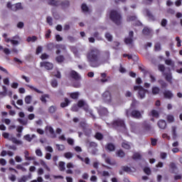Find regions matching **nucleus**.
<instances>
[{"instance_id": "50", "label": "nucleus", "mask_w": 182, "mask_h": 182, "mask_svg": "<svg viewBox=\"0 0 182 182\" xmlns=\"http://www.w3.org/2000/svg\"><path fill=\"white\" fill-rule=\"evenodd\" d=\"M166 120L168 123H173V122H174V116L170 114L167 115Z\"/></svg>"}, {"instance_id": "54", "label": "nucleus", "mask_w": 182, "mask_h": 182, "mask_svg": "<svg viewBox=\"0 0 182 182\" xmlns=\"http://www.w3.org/2000/svg\"><path fill=\"white\" fill-rule=\"evenodd\" d=\"M64 157L65 159H72V157H73V154H72V152H66L64 154Z\"/></svg>"}, {"instance_id": "34", "label": "nucleus", "mask_w": 182, "mask_h": 182, "mask_svg": "<svg viewBox=\"0 0 182 182\" xmlns=\"http://www.w3.org/2000/svg\"><path fill=\"white\" fill-rule=\"evenodd\" d=\"M152 95H159L160 93V88L159 87H153L152 89Z\"/></svg>"}, {"instance_id": "40", "label": "nucleus", "mask_w": 182, "mask_h": 182, "mask_svg": "<svg viewBox=\"0 0 182 182\" xmlns=\"http://www.w3.org/2000/svg\"><path fill=\"white\" fill-rule=\"evenodd\" d=\"M27 86H28V87H29V89H31V90H34V92H36V93H40L41 95L43 94V92L42 91L39 90L38 88H36L32 85H28Z\"/></svg>"}, {"instance_id": "2", "label": "nucleus", "mask_w": 182, "mask_h": 182, "mask_svg": "<svg viewBox=\"0 0 182 182\" xmlns=\"http://www.w3.org/2000/svg\"><path fill=\"white\" fill-rule=\"evenodd\" d=\"M112 126L115 130L117 132H120L123 133L124 132H127V127H126V123L124 122V119H122L120 118H117L112 122Z\"/></svg>"}, {"instance_id": "15", "label": "nucleus", "mask_w": 182, "mask_h": 182, "mask_svg": "<svg viewBox=\"0 0 182 182\" xmlns=\"http://www.w3.org/2000/svg\"><path fill=\"white\" fill-rule=\"evenodd\" d=\"M174 96V95H173V92H171V91L170 90H165L164 92V97L165 99H173V97Z\"/></svg>"}, {"instance_id": "36", "label": "nucleus", "mask_w": 182, "mask_h": 182, "mask_svg": "<svg viewBox=\"0 0 182 182\" xmlns=\"http://www.w3.org/2000/svg\"><path fill=\"white\" fill-rule=\"evenodd\" d=\"M100 113H101V114H103L104 116H106V114L109 113V111H107V108L106 107H101L100 109Z\"/></svg>"}, {"instance_id": "52", "label": "nucleus", "mask_w": 182, "mask_h": 182, "mask_svg": "<svg viewBox=\"0 0 182 182\" xmlns=\"http://www.w3.org/2000/svg\"><path fill=\"white\" fill-rule=\"evenodd\" d=\"M154 50L156 52H159V50H161V44H160V43H156L154 46Z\"/></svg>"}, {"instance_id": "24", "label": "nucleus", "mask_w": 182, "mask_h": 182, "mask_svg": "<svg viewBox=\"0 0 182 182\" xmlns=\"http://www.w3.org/2000/svg\"><path fill=\"white\" fill-rule=\"evenodd\" d=\"M143 128L146 132H150V130H151V126L147 122L143 123Z\"/></svg>"}, {"instance_id": "35", "label": "nucleus", "mask_w": 182, "mask_h": 182, "mask_svg": "<svg viewBox=\"0 0 182 182\" xmlns=\"http://www.w3.org/2000/svg\"><path fill=\"white\" fill-rule=\"evenodd\" d=\"M24 101L26 105H31L32 102V97L31 95L26 96Z\"/></svg>"}, {"instance_id": "53", "label": "nucleus", "mask_w": 182, "mask_h": 182, "mask_svg": "<svg viewBox=\"0 0 182 182\" xmlns=\"http://www.w3.org/2000/svg\"><path fill=\"white\" fill-rule=\"evenodd\" d=\"M81 9L82 12H87L89 11V7H87V5H86V4H82L81 6Z\"/></svg>"}, {"instance_id": "42", "label": "nucleus", "mask_w": 182, "mask_h": 182, "mask_svg": "<svg viewBox=\"0 0 182 182\" xmlns=\"http://www.w3.org/2000/svg\"><path fill=\"white\" fill-rule=\"evenodd\" d=\"M136 19H137V17H136V16H128L127 17V22H133V21H136Z\"/></svg>"}, {"instance_id": "4", "label": "nucleus", "mask_w": 182, "mask_h": 182, "mask_svg": "<svg viewBox=\"0 0 182 182\" xmlns=\"http://www.w3.org/2000/svg\"><path fill=\"white\" fill-rule=\"evenodd\" d=\"M127 117H133V119H141V112L136 109H128L126 110Z\"/></svg>"}, {"instance_id": "45", "label": "nucleus", "mask_w": 182, "mask_h": 182, "mask_svg": "<svg viewBox=\"0 0 182 182\" xmlns=\"http://www.w3.org/2000/svg\"><path fill=\"white\" fill-rule=\"evenodd\" d=\"M27 42H36L38 37L33 36L32 37H28L26 39Z\"/></svg>"}, {"instance_id": "7", "label": "nucleus", "mask_w": 182, "mask_h": 182, "mask_svg": "<svg viewBox=\"0 0 182 182\" xmlns=\"http://www.w3.org/2000/svg\"><path fill=\"white\" fill-rule=\"evenodd\" d=\"M102 99L105 103H110L112 102V94L109 91H105L102 94Z\"/></svg>"}, {"instance_id": "9", "label": "nucleus", "mask_w": 182, "mask_h": 182, "mask_svg": "<svg viewBox=\"0 0 182 182\" xmlns=\"http://www.w3.org/2000/svg\"><path fill=\"white\" fill-rule=\"evenodd\" d=\"M69 76L74 80H80L81 79L80 75H79L77 72L73 70L70 72Z\"/></svg>"}, {"instance_id": "44", "label": "nucleus", "mask_w": 182, "mask_h": 182, "mask_svg": "<svg viewBox=\"0 0 182 182\" xmlns=\"http://www.w3.org/2000/svg\"><path fill=\"white\" fill-rule=\"evenodd\" d=\"M55 147L58 150V151H63V150H65V145L63 144H55Z\"/></svg>"}, {"instance_id": "31", "label": "nucleus", "mask_w": 182, "mask_h": 182, "mask_svg": "<svg viewBox=\"0 0 182 182\" xmlns=\"http://www.w3.org/2000/svg\"><path fill=\"white\" fill-rule=\"evenodd\" d=\"M56 110H58L56 106L52 105L48 108V113H50V114H53V113L56 112Z\"/></svg>"}, {"instance_id": "30", "label": "nucleus", "mask_w": 182, "mask_h": 182, "mask_svg": "<svg viewBox=\"0 0 182 182\" xmlns=\"http://www.w3.org/2000/svg\"><path fill=\"white\" fill-rule=\"evenodd\" d=\"M46 98H47V99H49V95H48V94L43 95L41 97L40 100H41V101L42 102V103L46 104L47 102H48V101L46 100Z\"/></svg>"}, {"instance_id": "56", "label": "nucleus", "mask_w": 182, "mask_h": 182, "mask_svg": "<svg viewBox=\"0 0 182 182\" xmlns=\"http://www.w3.org/2000/svg\"><path fill=\"white\" fill-rule=\"evenodd\" d=\"M144 173H145V174L147 176H150V174H151V170H150V168L149 167H145L144 168Z\"/></svg>"}, {"instance_id": "14", "label": "nucleus", "mask_w": 182, "mask_h": 182, "mask_svg": "<svg viewBox=\"0 0 182 182\" xmlns=\"http://www.w3.org/2000/svg\"><path fill=\"white\" fill-rule=\"evenodd\" d=\"M163 76H165V79L166 82H168L169 83H171V80L173 79V76L171 75V72L169 70L168 73H164Z\"/></svg>"}, {"instance_id": "17", "label": "nucleus", "mask_w": 182, "mask_h": 182, "mask_svg": "<svg viewBox=\"0 0 182 182\" xmlns=\"http://www.w3.org/2000/svg\"><path fill=\"white\" fill-rule=\"evenodd\" d=\"M105 149L108 151H114L116 150V146H114V144L109 143L106 145Z\"/></svg>"}, {"instance_id": "1", "label": "nucleus", "mask_w": 182, "mask_h": 182, "mask_svg": "<svg viewBox=\"0 0 182 182\" xmlns=\"http://www.w3.org/2000/svg\"><path fill=\"white\" fill-rule=\"evenodd\" d=\"M102 53L97 48H90L86 54L87 62L91 68H99L102 63H100V56Z\"/></svg>"}, {"instance_id": "37", "label": "nucleus", "mask_w": 182, "mask_h": 182, "mask_svg": "<svg viewBox=\"0 0 182 182\" xmlns=\"http://www.w3.org/2000/svg\"><path fill=\"white\" fill-rule=\"evenodd\" d=\"M58 167L60 171H65V162L63 161H60L58 164Z\"/></svg>"}, {"instance_id": "6", "label": "nucleus", "mask_w": 182, "mask_h": 182, "mask_svg": "<svg viewBox=\"0 0 182 182\" xmlns=\"http://www.w3.org/2000/svg\"><path fill=\"white\" fill-rule=\"evenodd\" d=\"M134 38V32L133 31H129V36L126 37L124 40V43L126 45H132V43H133Z\"/></svg>"}, {"instance_id": "64", "label": "nucleus", "mask_w": 182, "mask_h": 182, "mask_svg": "<svg viewBox=\"0 0 182 182\" xmlns=\"http://www.w3.org/2000/svg\"><path fill=\"white\" fill-rule=\"evenodd\" d=\"M28 177L26 176H23L19 180L18 182H26Z\"/></svg>"}, {"instance_id": "19", "label": "nucleus", "mask_w": 182, "mask_h": 182, "mask_svg": "<svg viewBox=\"0 0 182 182\" xmlns=\"http://www.w3.org/2000/svg\"><path fill=\"white\" fill-rule=\"evenodd\" d=\"M55 61L57 63H63L65 62V56L60 55L55 57Z\"/></svg>"}, {"instance_id": "32", "label": "nucleus", "mask_w": 182, "mask_h": 182, "mask_svg": "<svg viewBox=\"0 0 182 182\" xmlns=\"http://www.w3.org/2000/svg\"><path fill=\"white\" fill-rule=\"evenodd\" d=\"M158 83H159L161 89H166V87L168 86L167 83L163 80H158Z\"/></svg>"}, {"instance_id": "47", "label": "nucleus", "mask_w": 182, "mask_h": 182, "mask_svg": "<svg viewBox=\"0 0 182 182\" xmlns=\"http://www.w3.org/2000/svg\"><path fill=\"white\" fill-rule=\"evenodd\" d=\"M105 161L107 164H109V166H114L115 164L114 162H112V159H110V157L105 158Z\"/></svg>"}, {"instance_id": "28", "label": "nucleus", "mask_w": 182, "mask_h": 182, "mask_svg": "<svg viewBox=\"0 0 182 182\" xmlns=\"http://www.w3.org/2000/svg\"><path fill=\"white\" fill-rule=\"evenodd\" d=\"M48 5H51L52 6H59V1L48 0Z\"/></svg>"}, {"instance_id": "26", "label": "nucleus", "mask_w": 182, "mask_h": 182, "mask_svg": "<svg viewBox=\"0 0 182 182\" xmlns=\"http://www.w3.org/2000/svg\"><path fill=\"white\" fill-rule=\"evenodd\" d=\"M172 137L173 140H176L177 139V127H172Z\"/></svg>"}, {"instance_id": "57", "label": "nucleus", "mask_w": 182, "mask_h": 182, "mask_svg": "<svg viewBox=\"0 0 182 182\" xmlns=\"http://www.w3.org/2000/svg\"><path fill=\"white\" fill-rule=\"evenodd\" d=\"M46 21H47V23H48V25H50V26H52L53 25L52 17L47 16Z\"/></svg>"}, {"instance_id": "21", "label": "nucleus", "mask_w": 182, "mask_h": 182, "mask_svg": "<svg viewBox=\"0 0 182 182\" xmlns=\"http://www.w3.org/2000/svg\"><path fill=\"white\" fill-rule=\"evenodd\" d=\"M24 154H25L24 157H25L26 160H30V161L31 160H36V157L29 156V151H25Z\"/></svg>"}, {"instance_id": "48", "label": "nucleus", "mask_w": 182, "mask_h": 182, "mask_svg": "<svg viewBox=\"0 0 182 182\" xmlns=\"http://www.w3.org/2000/svg\"><path fill=\"white\" fill-rule=\"evenodd\" d=\"M105 38L108 42H112V41H113V36H112V34H110V33H106Z\"/></svg>"}, {"instance_id": "43", "label": "nucleus", "mask_w": 182, "mask_h": 182, "mask_svg": "<svg viewBox=\"0 0 182 182\" xmlns=\"http://www.w3.org/2000/svg\"><path fill=\"white\" fill-rule=\"evenodd\" d=\"M95 137L97 140H103V134L97 132L95 135Z\"/></svg>"}, {"instance_id": "61", "label": "nucleus", "mask_w": 182, "mask_h": 182, "mask_svg": "<svg viewBox=\"0 0 182 182\" xmlns=\"http://www.w3.org/2000/svg\"><path fill=\"white\" fill-rule=\"evenodd\" d=\"M40 58H41V60H45L46 59H49V55L44 53L41 55Z\"/></svg>"}, {"instance_id": "22", "label": "nucleus", "mask_w": 182, "mask_h": 182, "mask_svg": "<svg viewBox=\"0 0 182 182\" xmlns=\"http://www.w3.org/2000/svg\"><path fill=\"white\" fill-rule=\"evenodd\" d=\"M142 33L143 35H144L145 36H150V33H151V30H150V28L145 27L144 28V29L142 30Z\"/></svg>"}, {"instance_id": "41", "label": "nucleus", "mask_w": 182, "mask_h": 182, "mask_svg": "<svg viewBox=\"0 0 182 182\" xmlns=\"http://www.w3.org/2000/svg\"><path fill=\"white\" fill-rule=\"evenodd\" d=\"M165 63L167 65V66H171L172 68H174V62L171 60V59H166L165 60Z\"/></svg>"}, {"instance_id": "12", "label": "nucleus", "mask_w": 182, "mask_h": 182, "mask_svg": "<svg viewBox=\"0 0 182 182\" xmlns=\"http://www.w3.org/2000/svg\"><path fill=\"white\" fill-rule=\"evenodd\" d=\"M45 132L46 133H50V136H52L53 139H55L56 137V134H55V129L50 126H46L45 128Z\"/></svg>"}, {"instance_id": "11", "label": "nucleus", "mask_w": 182, "mask_h": 182, "mask_svg": "<svg viewBox=\"0 0 182 182\" xmlns=\"http://www.w3.org/2000/svg\"><path fill=\"white\" fill-rule=\"evenodd\" d=\"M18 39H19L18 36H15L12 37V39H6V43H9L11 42V45H19V41H18Z\"/></svg>"}, {"instance_id": "63", "label": "nucleus", "mask_w": 182, "mask_h": 182, "mask_svg": "<svg viewBox=\"0 0 182 182\" xmlns=\"http://www.w3.org/2000/svg\"><path fill=\"white\" fill-rule=\"evenodd\" d=\"M48 50H52L55 48V44L53 43H50L47 46Z\"/></svg>"}, {"instance_id": "60", "label": "nucleus", "mask_w": 182, "mask_h": 182, "mask_svg": "<svg viewBox=\"0 0 182 182\" xmlns=\"http://www.w3.org/2000/svg\"><path fill=\"white\" fill-rule=\"evenodd\" d=\"M122 170L126 173H130V171H132V168L129 166H122Z\"/></svg>"}, {"instance_id": "8", "label": "nucleus", "mask_w": 182, "mask_h": 182, "mask_svg": "<svg viewBox=\"0 0 182 182\" xmlns=\"http://www.w3.org/2000/svg\"><path fill=\"white\" fill-rule=\"evenodd\" d=\"M40 65L41 68H45L46 70H52L53 69V63L50 62H41Z\"/></svg>"}, {"instance_id": "51", "label": "nucleus", "mask_w": 182, "mask_h": 182, "mask_svg": "<svg viewBox=\"0 0 182 182\" xmlns=\"http://www.w3.org/2000/svg\"><path fill=\"white\" fill-rule=\"evenodd\" d=\"M151 113L152 117H156V119H159V117L160 115L159 114V112H158L156 110L153 109V110L151 112Z\"/></svg>"}, {"instance_id": "20", "label": "nucleus", "mask_w": 182, "mask_h": 182, "mask_svg": "<svg viewBox=\"0 0 182 182\" xmlns=\"http://www.w3.org/2000/svg\"><path fill=\"white\" fill-rule=\"evenodd\" d=\"M64 102H65L60 103V107H63V108L68 107V106H69V105L70 104V101L69 100V99L66 97L64 99Z\"/></svg>"}, {"instance_id": "13", "label": "nucleus", "mask_w": 182, "mask_h": 182, "mask_svg": "<svg viewBox=\"0 0 182 182\" xmlns=\"http://www.w3.org/2000/svg\"><path fill=\"white\" fill-rule=\"evenodd\" d=\"M157 126L159 129L164 130L167 127V122H166V120L164 119H160L157 123Z\"/></svg>"}, {"instance_id": "59", "label": "nucleus", "mask_w": 182, "mask_h": 182, "mask_svg": "<svg viewBox=\"0 0 182 182\" xmlns=\"http://www.w3.org/2000/svg\"><path fill=\"white\" fill-rule=\"evenodd\" d=\"M16 168L17 170H21V171H23V172L26 171V168L25 167L22 166V165H21V164H18L16 166Z\"/></svg>"}, {"instance_id": "29", "label": "nucleus", "mask_w": 182, "mask_h": 182, "mask_svg": "<svg viewBox=\"0 0 182 182\" xmlns=\"http://www.w3.org/2000/svg\"><path fill=\"white\" fill-rule=\"evenodd\" d=\"M122 147H123V149H125L126 150H130V149L132 148L130 146V144H129V142H127L126 141L122 142Z\"/></svg>"}, {"instance_id": "25", "label": "nucleus", "mask_w": 182, "mask_h": 182, "mask_svg": "<svg viewBox=\"0 0 182 182\" xmlns=\"http://www.w3.org/2000/svg\"><path fill=\"white\" fill-rule=\"evenodd\" d=\"M60 5L63 9H66V8H69L70 3L69 2V1H64L61 2Z\"/></svg>"}, {"instance_id": "33", "label": "nucleus", "mask_w": 182, "mask_h": 182, "mask_svg": "<svg viewBox=\"0 0 182 182\" xmlns=\"http://www.w3.org/2000/svg\"><path fill=\"white\" fill-rule=\"evenodd\" d=\"M146 16L151 21H156V17L151 14L150 11H146Z\"/></svg>"}, {"instance_id": "10", "label": "nucleus", "mask_w": 182, "mask_h": 182, "mask_svg": "<svg viewBox=\"0 0 182 182\" xmlns=\"http://www.w3.org/2000/svg\"><path fill=\"white\" fill-rule=\"evenodd\" d=\"M77 106L79 107H83V109L85 111V112H87L89 110V106L87 105V104H86V101L85 100H80L78 102H77Z\"/></svg>"}, {"instance_id": "58", "label": "nucleus", "mask_w": 182, "mask_h": 182, "mask_svg": "<svg viewBox=\"0 0 182 182\" xmlns=\"http://www.w3.org/2000/svg\"><path fill=\"white\" fill-rule=\"evenodd\" d=\"M50 85L52 87H56L58 86V80L56 79H53L50 82Z\"/></svg>"}, {"instance_id": "46", "label": "nucleus", "mask_w": 182, "mask_h": 182, "mask_svg": "<svg viewBox=\"0 0 182 182\" xmlns=\"http://www.w3.org/2000/svg\"><path fill=\"white\" fill-rule=\"evenodd\" d=\"M133 160H141V155L139 153H135L132 156Z\"/></svg>"}, {"instance_id": "55", "label": "nucleus", "mask_w": 182, "mask_h": 182, "mask_svg": "<svg viewBox=\"0 0 182 182\" xmlns=\"http://www.w3.org/2000/svg\"><path fill=\"white\" fill-rule=\"evenodd\" d=\"M130 127L132 130H136L139 127V124H136V122H130Z\"/></svg>"}, {"instance_id": "27", "label": "nucleus", "mask_w": 182, "mask_h": 182, "mask_svg": "<svg viewBox=\"0 0 182 182\" xmlns=\"http://www.w3.org/2000/svg\"><path fill=\"white\" fill-rule=\"evenodd\" d=\"M139 70H141L144 75H147L149 73V70H146V67L143 65H139Z\"/></svg>"}, {"instance_id": "38", "label": "nucleus", "mask_w": 182, "mask_h": 182, "mask_svg": "<svg viewBox=\"0 0 182 182\" xmlns=\"http://www.w3.org/2000/svg\"><path fill=\"white\" fill-rule=\"evenodd\" d=\"M117 156L118 157H120L121 159H123V157H124V156H126V154L124 153V151H123V150L119 149L117 152Z\"/></svg>"}, {"instance_id": "16", "label": "nucleus", "mask_w": 182, "mask_h": 182, "mask_svg": "<svg viewBox=\"0 0 182 182\" xmlns=\"http://www.w3.org/2000/svg\"><path fill=\"white\" fill-rule=\"evenodd\" d=\"M21 9H23V7H22V4L16 3L13 4V11L14 12H16V11H21Z\"/></svg>"}, {"instance_id": "18", "label": "nucleus", "mask_w": 182, "mask_h": 182, "mask_svg": "<svg viewBox=\"0 0 182 182\" xmlns=\"http://www.w3.org/2000/svg\"><path fill=\"white\" fill-rule=\"evenodd\" d=\"M80 95V93H79V92H75L70 93V97L71 99H73L74 100L79 99Z\"/></svg>"}, {"instance_id": "3", "label": "nucleus", "mask_w": 182, "mask_h": 182, "mask_svg": "<svg viewBox=\"0 0 182 182\" xmlns=\"http://www.w3.org/2000/svg\"><path fill=\"white\" fill-rule=\"evenodd\" d=\"M109 19L117 25V26H120L122 22L123 21V17L120 13L117 12L116 10H112L109 13Z\"/></svg>"}, {"instance_id": "23", "label": "nucleus", "mask_w": 182, "mask_h": 182, "mask_svg": "<svg viewBox=\"0 0 182 182\" xmlns=\"http://www.w3.org/2000/svg\"><path fill=\"white\" fill-rule=\"evenodd\" d=\"M77 157L81 161H85V164H90V159H89V157H86L85 159L82 156H80V155H77Z\"/></svg>"}, {"instance_id": "62", "label": "nucleus", "mask_w": 182, "mask_h": 182, "mask_svg": "<svg viewBox=\"0 0 182 182\" xmlns=\"http://www.w3.org/2000/svg\"><path fill=\"white\" fill-rule=\"evenodd\" d=\"M161 26L166 28V26H167V19L163 18L161 22Z\"/></svg>"}, {"instance_id": "5", "label": "nucleus", "mask_w": 182, "mask_h": 182, "mask_svg": "<svg viewBox=\"0 0 182 182\" xmlns=\"http://www.w3.org/2000/svg\"><path fill=\"white\" fill-rule=\"evenodd\" d=\"M134 90H138V95L140 99H144V97H146V93H149V90L144 89V87L140 85L134 86Z\"/></svg>"}, {"instance_id": "49", "label": "nucleus", "mask_w": 182, "mask_h": 182, "mask_svg": "<svg viewBox=\"0 0 182 182\" xmlns=\"http://www.w3.org/2000/svg\"><path fill=\"white\" fill-rule=\"evenodd\" d=\"M107 76V75L105 73H101V77H102V79H101V82L102 83H105V82H107V79L106 78Z\"/></svg>"}, {"instance_id": "39", "label": "nucleus", "mask_w": 182, "mask_h": 182, "mask_svg": "<svg viewBox=\"0 0 182 182\" xmlns=\"http://www.w3.org/2000/svg\"><path fill=\"white\" fill-rule=\"evenodd\" d=\"M158 70H159V72H161L162 73V75H164V71L166 70V66H164V65L163 64H159L158 65Z\"/></svg>"}]
</instances>
